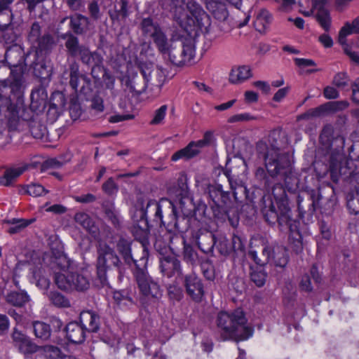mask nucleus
<instances>
[{
	"mask_svg": "<svg viewBox=\"0 0 359 359\" xmlns=\"http://www.w3.org/2000/svg\"><path fill=\"white\" fill-rule=\"evenodd\" d=\"M280 131L272 130L264 140L257 144L258 154L264 159L268 174L273 178L283 180L285 186L292 182V168L288 154L278 147Z\"/></svg>",
	"mask_w": 359,
	"mask_h": 359,
	"instance_id": "nucleus-1",
	"label": "nucleus"
},
{
	"mask_svg": "<svg viewBox=\"0 0 359 359\" xmlns=\"http://www.w3.org/2000/svg\"><path fill=\"white\" fill-rule=\"evenodd\" d=\"M216 324L222 341H245L251 337L254 332L241 309L219 312Z\"/></svg>",
	"mask_w": 359,
	"mask_h": 359,
	"instance_id": "nucleus-2",
	"label": "nucleus"
},
{
	"mask_svg": "<svg viewBox=\"0 0 359 359\" xmlns=\"http://www.w3.org/2000/svg\"><path fill=\"white\" fill-rule=\"evenodd\" d=\"M170 9L174 17L187 32L208 33L211 25L209 15L202 6L194 1L187 4L188 14L184 13V0H170Z\"/></svg>",
	"mask_w": 359,
	"mask_h": 359,
	"instance_id": "nucleus-3",
	"label": "nucleus"
},
{
	"mask_svg": "<svg viewBox=\"0 0 359 359\" xmlns=\"http://www.w3.org/2000/svg\"><path fill=\"white\" fill-rule=\"evenodd\" d=\"M120 259L114 249L106 243H100L97 247V273L102 282L107 280V272L112 267H119Z\"/></svg>",
	"mask_w": 359,
	"mask_h": 359,
	"instance_id": "nucleus-4",
	"label": "nucleus"
},
{
	"mask_svg": "<svg viewBox=\"0 0 359 359\" xmlns=\"http://www.w3.org/2000/svg\"><path fill=\"white\" fill-rule=\"evenodd\" d=\"M18 57V62L21 59V50L17 46L8 48L5 53V60L13 68L11 69V75L8 78L10 88L13 94H17L19 97L23 88L24 79H23V67L13 62V57Z\"/></svg>",
	"mask_w": 359,
	"mask_h": 359,
	"instance_id": "nucleus-5",
	"label": "nucleus"
},
{
	"mask_svg": "<svg viewBox=\"0 0 359 359\" xmlns=\"http://www.w3.org/2000/svg\"><path fill=\"white\" fill-rule=\"evenodd\" d=\"M57 286L62 290L84 291L89 288L88 278L74 269L67 273H57L55 276Z\"/></svg>",
	"mask_w": 359,
	"mask_h": 359,
	"instance_id": "nucleus-6",
	"label": "nucleus"
},
{
	"mask_svg": "<svg viewBox=\"0 0 359 359\" xmlns=\"http://www.w3.org/2000/svg\"><path fill=\"white\" fill-rule=\"evenodd\" d=\"M264 258L257 257V252L255 250H250L248 256L257 264L262 266L269 262H273L276 266L284 267L288 261L287 250L282 245H275L273 247L266 246L263 248Z\"/></svg>",
	"mask_w": 359,
	"mask_h": 359,
	"instance_id": "nucleus-7",
	"label": "nucleus"
},
{
	"mask_svg": "<svg viewBox=\"0 0 359 359\" xmlns=\"http://www.w3.org/2000/svg\"><path fill=\"white\" fill-rule=\"evenodd\" d=\"M134 276L140 293L147 298L159 299L162 291L157 282L148 273L141 269H136Z\"/></svg>",
	"mask_w": 359,
	"mask_h": 359,
	"instance_id": "nucleus-8",
	"label": "nucleus"
},
{
	"mask_svg": "<svg viewBox=\"0 0 359 359\" xmlns=\"http://www.w3.org/2000/svg\"><path fill=\"white\" fill-rule=\"evenodd\" d=\"M208 194L214 204V206L212 207L214 212L218 211V213H215V215L218 216L219 214H227L228 208L231 203L229 193L224 191L222 185L213 184L209 186Z\"/></svg>",
	"mask_w": 359,
	"mask_h": 359,
	"instance_id": "nucleus-9",
	"label": "nucleus"
},
{
	"mask_svg": "<svg viewBox=\"0 0 359 359\" xmlns=\"http://www.w3.org/2000/svg\"><path fill=\"white\" fill-rule=\"evenodd\" d=\"M195 55V50L191 45L183 46H172L163 56L172 64L177 66H184L191 62Z\"/></svg>",
	"mask_w": 359,
	"mask_h": 359,
	"instance_id": "nucleus-10",
	"label": "nucleus"
},
{
	"mask_svg": "<svg viewBox=\"0 0 359 359\" xmlns=\"http://www.w3.org/2000/svg\"><path fill=\"white\" fill-rule=\"evenodd\" d=\"M141 73L145 81V86L161 87L165 81V72L161 67L154 69L151 64H142Z\"/></svg>",
	"mask_w": 359,
	"mask_h": 359,
	"instance_id": "nucleus-11",
	"label": "nucleus"
},
{
	"mask_svg": "<svg viewBox=\"0 0 359 359\" xmlns=\"http://www.w3.org/2000/svg\"><path fill=\"white\" fill-rule=\"evenodd\" d=\"M359 32V16L356 18L352 24H346L340 30L339 34V42L344 46L345 53L355 63L359 65V54L353 51L348 44H346V37L352 33Z\"/></svg>",
	"mask_w": 359,
	"mask_h": 359,
	"instance_id": "nucleus-12",
	"label": "nucleus"
},
{
	"mask_svg": "<svg viewBox=\"0 0 359 359\" xmlns=\"http://www.w3.org/2000/svg\"><path fill=\"white\" fill-rule=\"evenodd\" d=\"M144 205V199L140 198L137 200L134 208V212L133 214V218L135 222L146 219L149 209L151 208H153V211L155 212V216L160 220L162 219V211L159 203H158L156 201L149 200L147 201L145 208Z\"/></svg>",
	"mask_w": 359,
	"mask_h": 359,
	"instance_id": "nucleus-13",
	"label": "nucleus"
},
{
	"mask_svg": "<svg viewBox=\"0 0 359 359\" xmlns=\"http://www.w3.org/2000/svg\"><path fill=\"white\" fill-rule=\"evenodd\" d=\"M55 248L51 246L53 267L57 266L63 272L69 273L74 269V265L71 260L63 252V247L59 241L55 243Z\"/></svg>",
	"mask_w": 359,
	"mask_h": 359,
	"instance_id": "nucleus-14",
	"label": "nucleus"
},
{
	"mask_svg": "<svg viewBox=\"0 0 359 359\" xmlns=\"http://www.w3.org/2000/svg\"><path fill=\"white\" fill-rule=\"evenodd\" d=\"M269 211L271 212V217L276 218L280 226H287L291 232L294 231L292 224L291 210L283 201L278 203V211L276 210L273 204L270 205Z\"/></svg>",
	"mask_w": 359,
	"mask_h": 359,
	"instance_id": "nucleus-15",
	"label": "nucleus"
},
{
	"mask_svg": "<svg viewBox=\"0 0 359 359\" xmlns=\"http://www.w3.org/2000/svg\"><path fill=\"white\" fill-rule=\"evenodd\" d=\"M184 285L187 294L195 301L199 302L204 294L201 280L195 274L185 276Z\"/></svg>",
	"mask_w": 359,
	"mask_h": 359,
	"instance_id": "nucleus-16",
	"label": "nucleus"
},
{
	"mask_svg": "<svg viewBox=\"0 0 359 359\" xmlns=\"http://www.w3.org/2000/svg\"><path fill=\"white\" fill-rule=\"evenodd\" d=\"M69 83L76 92L86 94L90 90L91 81L90 79L83 74H80L77 68H71Z\"/></svg>",
	"mask_w": 359,
	"mask_h": 359,
	"instance_id": "nucleus-17",
	"label": "nucleus"
},
{
	"mask_svg": "<svg viewBox=\"0 0 359 359\" xmlns=\"http://www.w3.org/2000/svg\"><path fill=\"white\" fill-rule=\"evenodd\" d=\"M80 323L84 330L89 332H96L100 328V317L91 311H84L81 313Z\"/></svg>",
	"mask_w": 359,
	"mask_h": 359,
	"instance_id": "nucleus-18",
	"label": "nucleus"
},
{
	"mask_svg": "<svg viewBox=\"0 0 359 359\" xmlns=\"http://www.w3.org/2000/svg\"><path fill=\"white\" fill-rule=\"evenodd\" d=\"M14 0H0V33L8 29L10 27L13 13L11 6Z\"/></svg>",
	"mask_w": 359,
	"mask_h": 359,
	"instance_id": "nucleus-19",
	"label": "nucleus"
},
{
	"mask_svg": "<svg viewBox=\"0 0 359 359\" xmlns=\"http://www.w3.org/2000/svg\"><path fill=\"white\" fill-rule=\"evenodd\" d=\"M28 168V165L24 164L18 167L7 168L4 175L0 176V186H11L17 178Z\"/></svg>",
	"mask_w": 359,
	"mask_h": 359,
	"instance_id": "nucleus-20",
	"label": "nucleus"
},
{
	"mask_svg": "<svg viewBox=\"0 0 359 359\" xmlns=\"http://www.w3.org/2000/svg\"><path fill=\"white\" fill-rule=\"evenodd\" d=\"M161 270L164 276L171 277L180 272V261L175 256H165L161 259Z\"/></svg>",
	"mask_w": 359,
	"mask_h": 359,
	"instance_id": "nucleus-21",
	"label": "nucleus"
},
{
	"mask_svg": "<svg viewBox=\"0 0 359 359\" xmlns=\"http://www.w3.org/2000/svg\"><path fill=\"white\" fill-rule=\"evenodd\" d=\"M67 339L72 343L79 344L84 341L86 331L81 324L76 322L69 323L65 328Z\"/></svg>",
	"mask_w": 359,
	"mask_h": 359,
	"instance_id": "nucleus-22",
	"label": "nucleus"
},
{
	"mask_svg": "<svg viewBox=\"0 0 359 359\" xmlns=\"http://www.w3.org/2000/svg\"><path fill=\"white\" fill-rule=\"evenodd\" d=\"M207 9L213 15L215 19L224 21L229 15L226 6L219 0H206Z\"/></svg>",
	"mask_w": 359,
	"mask_h": 359,
	"instance_id": "nucleus-23",
	"label": "nucleus"
},
{
	"mask_svg": "<svg viewBox=\"0 0 359 359\" xmlns=\"http://www.w3.org/2000/svg\"><path fill=\"white\" fill-rule=\"evenodd\" d=\"M252 76L251 68L248 66H240L233 68L229 74V81L232 84H239Z\"/></svg>",
	"mask_w": 359,
	"mask_h": 359,
	"instance_id": "nucleus-24",
	"label": "nucleus"
},
{
	"mask_svg": "<svg viewBox=\"0 0 359 359\" xmlns=\"http://www.w3.org/2000/svg\"><path fill=\"white\" fill-rule=\"evenodd\" d=\"M79 55L82 62L86 65L99 67L102 63V57L96 52H90L88 48L81 47L79 48Z\"/></svg>",
	"mask_w": 359,
	"mask_h": 359,
	"instance_id": "nucleus-25",
	"label": "nucleus"
},
{
	"mask_svg": "<svg viewBox=\"0 0 359 359\" xmlns=\"http://www.w3.org/2000/svg\"><path fill=\"white\" fill-rule=\"evenodd\" d=\"M271 20V16L266 9H260L256 14L254 26L259 32H264Z\"/></svg>",
	"mask_w": 359,
	"mask_h": 359,
	"instance_id": "nucleus-26",
	"label": "nucleus"
},
{
	"mask_svg": "<svg viewBox=\"0 0 359 359\" xmlns=\"http://www.w3.org/2000/svg\"><path fill=\"white\" fill-rule=\"evenodd\" d=\"M140 28L144 36L151 38L161 30L158 24L154 22L151 18H143L140 22Z\"/></svg>",
	"mask_w": 359,
	"mask_h": 359,
	"instance_id": "nucleus-27",
	"label": "nucleus"
},
{
	"mask_svg": "<svg viewBox=\"0 0 359 359\" xmlns=\"http://www.w3.org/2000/svg\"><path fill=\"white\" fill-rule=\"evenodd\" d=\"M215 238L211 232L201 234L197 239L198 246L203 252L210 253L215 246Z\"/></svg>",
	"mask_w": 359,
	"mask_h": 359,
	"instance_id": "nucleus-28",
	"label": "nucleus"
},
{
	"mask_svg": "<svg viewBox=\"0 0 359 359\" xmlns=\"http://www.w3.org/2000/svg\"><path fill=\"white\" fill-rule=\"evenodd\" d=\"M0 113L8 118H13L17 115V105L12 102L11 97H0Z\"/></svg>",
	"mask_w": 359,
	"mask_h": 359,
	"instance_id": "nucleus-29",
	"label": "nucleus"
},
{
	"mask_svg": "<svg viewBox=\"0 0 359 359\" xmlns=\"http://www.w3.org/2000/svg\"><path fill=\"white\" fill-rule=\"evenodd\" d=\"M6 300L13 306L22 307L30 300V298L24 291H13L7 294Z\"/></svg>",
	"mask_w": 359,
	"mask_h": 359,
	"instance_id": "nucleus-30",
	"label": "nucleus"
},
{
	"mask_svg": "<svg viewBox=\"0 0 359 359\" xmlns=\"http://www.w3.org/2000/svg\"><path fill=\"white\" fill-rule=\"evenodd\" d=\"M194 142H190L186 147L175 152L172 156V161H176L180 158H191L199 154V149L195 148Z\"/></svg>",
	"mask_w": 359,
	"mask_h": 359,
	"instance_id": "nucleus-31",
	"label": "nucleus"
},
{
	"mask_svg": "<svg viewBox=\"0 0 359 359\" xmlns=\"http://www.w3.org/2000/svg\"><path fill=\"white\" fill-rule=\"evenodd\" d=\"M88 25V19L83 15L75 14L70 18V26L76 34H81Z\"/></svg>",
	"mask_w": 359,
	"mask_h": 359,
	"instance_id": "nucleus-32",
	"label": "nucleus"
},
{
	"mask_svg": "<svg viewBox=\"0 0 359 359\" xmlns=\"http://www.w3.org/2000/svg\"><path fill=\"white\" fill-rule=\"evenodd\" d=\"M34 334L37 338L42 340H47L50 338L51 330L50 325L41 321H36L33 323Z\"/></svg>",
	"mask_w": 359,
	"mask_h": 359,
	"instance_id": "nucleus-33",
	"label": "nucleus"
},
{
	"mask_svg": "<svg viewBox=\"0 0 359 359\" xmlns=\"http://www.w3.org/2000/svg\"><path fill=\"white\" fill-rule=\"evenodd\" d=\"M158 50L163 55L173 46L170 44L166 36L161 30L156 35L152 37Z\"/></svg>",
	"mask_w": 359,
	"mask_h": 359,
	"instance_id": "nucleus-34",
	"label": "nucleus"
},
{
	"mask_svg": "<svg viewBox=\"0 0 359 359\" xmlns=\"http://www.w3.org/2000/svg\"><path fill=\"white\" fill-rule=\"evenodd\" d=\"M117 250L122 255L125 262L127 264H130L133 261V257L130 242L123 238L120 239L117 243Z\"/></svg>",
	"mask_w": 359,
	"mask_h": 359,
	"instance_id": "nucleus-35",
	"label": "nucleus"
},
{
	"mask_svg": "<svg viewBox=\"0 0 359 359\" xmlns=\"http://www.w3.org/2000/svg\"><path fill=\"white\" fill-rule=\"evenodd\" d=\"M114 299L116 304L122 308L133 306L134 302L126 291H116L114 293Z\"/></svg>",
	"mask_w": 359,
	"mask_h": 359,
	"instance_id": "nucleus-36",
	"label": "nucleus"
},
{
	"mask_svg": "<svg viewBox=\"0 0 359 359\" xmlns=\"http://www.w3.org/2000/svg\"><path fill=\"white\" fill-rule=\"evenodd\" d=\"M40 351L47 359H63L65 357L60 348L51 345L41 346Z\"/></svg>",
	"mask_w": 359,
	"mask_h": 359,
	"instance_id": "nucleus-37",
	"label": "nucleus"
},
{
	"mask_svg": "<svg viewBox=\"0 0 359 359\" xmlns=\"http://www.w3.org/2000/svg\"><path fill=\"white\" fill-rule=\"evenodd\" d=\"M128 15V2L126 1L121 2V7L118 10L110 12V17L114 22L115 21L120 22L126 20Z\"/></svg>",
	"mask_w": 359,
	"mask_h": 359,
	"instance_id": "nucleus-38",
	"label": "nucleus"
},
{
	"mask_svg": "<svg viewBox=\"0 0 359 359\" xmlns=\"http://www.w3.org/2000/svg\"><path fill=\"white\" fill-rule=\"evenodd\" d=\"M217 249L222 255H228L232 251V248L230 246L227 238L222 235L219 236L215 238V244Z\"/></svg>",
	"mask_w": 359,
	"mask_h": 359,
	"instance_id": "nucleus-39",
	"label": "nucleus"
},
{
	"mask_svg": "<svg viewBox=\"0 0 359 359\" xmlns=\"http://www.w3.org/2000/svg\"><path fill=\"white\" fill-rule=\"evenodd\" d=\"M24 194H27L34 197H38L47 193L45 188L37 184H32L25 185L22 187L21 190Z\"/></svg>",
	"mask_w": 359,
	"mask_h": 359,
	"instance_id": "nucleus-40",
	"label": "nucleus"
},
{
	"mask_svg": "<svg viewBox=\"0 0 359 359\" xmlns=\"http://www.w3.org/2000/svg\"><path fill=\"white\" fill-rule=\"evenodd\" d=\"M75 221L88 231H93L94 224L88 215L78 212L74 217Z\"/></svg>",
	"mask_w": 359,
	"mask_h": 359,
	"instance_id": "nucleus-41",
	"label": "nucleus"
},
{
	"mask_svg": "<svg viewBox=\"0 0 359 359\" xmlns=\"http://www.w3.org/2000/svg\"><path fill=\"white\" fill-rule=\"evenodd\" d=\"M266 277V273L261 268L253 269L250 273L251 280L257 287H262L265 284Z\"/></svg>",
	"mask_w": 359,
	"mask_h": 359,
	"instance_id": "nucleus-42",
	"label": "nucleus"
},
{
	"mask_svg": "<svg viewBox=\"0 0 359 359\" xmlns=\"http://www.w3.org/2000/svg\"><path fill=\"white\" fill-rule=\"evenodd\" d=\"M168 110L167 105H162L154 111L153 118L150 121V125L156 126L163 123Z\"/></svg>",
	"mask_w": 359,
	"mask_h": 359,
	"instance_id": "nucleus-43",
	"label": "nucleus"
},
{
	"mask_svg": "<svg viewBox=\"0 0 359 359\" xmlns=\"http://www.w3.org/2000/svg\"><path fill=\"white\" fill-rule=\"evenodd\" d=\"M19 350L25 353L29 354L40 351L41 346L34 344L29 337H27L20 346H18Z\"/></svg>",
	"mask_w": 359,
	"mask_h": 359,
	"instance_id": "nucleus-44",
	"label": "nucleus"
},
{
	"mask_svg": "<svg viewBox=\"0 0 359 359\" xmlns=\"http://www.w3.org/2000/svg\"><path fill=\"white\" fill-rule=\"evenodd\" d=\"M41 37V27L38 22L32 24L28 34L29 41L36 47V43Z\"/></svg>",
	"mask_w": 359,
	"mask_h": 359,
	"instance_id": "nucleus-45",
	"label": "nucleus"
},
{
	"mask_svg": "<svg viewBox=\"0 0 359 359\" xmlns=\"http://www.w3.org/2000/svg\"><path fill=\"white\" fill-rule=\"evenodd\" d=\"M50 299L53 304L59 307L69 306V302L62 294L58 292H51L50 294Z\"/></svg>",
	"mask_w": 359,
	"mask_h": 359,
	"instance_id": "nucleus-46",
	"label": "nucleus"
},
{
	"mask_svg": "<svg viewBox=\"0 0 359 359\" xmlns=\"http://www.w3.org/2000/svg\"><path fill=\"white\" fill-rule=\"evenodd\" d=\"M65 46L72 55H78L79 48L82 47L79 46L78 39L73 35H70L67 38Z\"/></svg>",
	"mask_w": 359,
	"mask_h": 359,
	"instance_id": "nucleus-47",
	"label": "nucleus"
},
{
	"mask_svg": "<svg viewBox=\"0 0 359 359\" xmlns=\"http://www.w3.org/2000/svg\"><path fill=\"white\" fill-rule=\"evenodd\" d=\"M53 44V38L50 34H45L40 37L39 40L36 41V46L41 50H45L50 49Z\"/></svg>",
	"mask_w": 359,
	"mask_h": 359,
	"instance_id": "nucleus-48",
	"label": "nucleus"
},
{
	"mask_svg": "<svg viewBox=\"0 0 359 359\" xmlns=\"http://www.w3.org/2000/svg\"><path fill=\"white\" fill-rule=\"evenodd\" d=\"M349 83V78L346 73L339 72L333 79V84L339 88H344Z\"/></svg>",
	"mask_w": 359,
	"mask_h": 359,
	"instance_id": "nucleus-49",
	"label": "nucleus"
},
{
	"mask_svg": "<svg viewBox=\"0 0 359 359\" xmlns=\"http://www.w3.org/2000/svg\"><path fill=\"white\" fill-rule=\"evenodd\" d=\"M317 20L322 27L327 31L330 26V18L327 10H320L317 13Z\"/></svg>",
	"mask_w": 359,
	"mask_h": 359,
	"instance_id": "nucleus-50",
	"label": "nucleus"
},
{
	"mask_svg": "<svg viewBox=\"0 0 359 359\" xmlns=\"http://www.w3.org/2000/svg\"><path fill=\"white\" fill-rule=\"evenodd\" d=\"M168 294L169 298L174 301H180L183 297L181 287L174 284L168 287Z\"/></svg>",
	"mask_w": 359,
	"mask_h": 359,
	"instance_id": "nucleus-51",
	"label": "nucleus"
},
{
	"mask_svg": "<svg viewBox=\"0 0 359 359\" xmlns=\"http://www.w3.org/2000/svg\"><path fill=\"white\" fill-rule=\"evenodd\" d=\"M256 117L249 113L235 114L229 118V123L243 122L255 120Z\"/></svg>",
	"mask_w": 359,
	"mask_h": 359,
	"instance_id": "nucleus-52",
	"label": "nucleus"
},
{
	"mask_svg": "<svg viewBox=\"0 0 359 359\" xmlns=\"http://www.w3.org/2000/svg\"><path fill=\"white\" fill-rule=\"evenodd\" d=\"M107 217L111 222L115 226H118L120 224V216L118 212L113 208L110 207L105 210Z\"/></svg>",
	"mask_w": 359,
	"mask_h": 359,
	"instance_id": "nucleus-53",
	"label": "nucleus"
},
{
	"mask_svg": "<svg viewBox=\"0 0 359 359\" xmlns=\"http://www.w3.org/2000/svg\"><path fill=\"white\" fill-rule=\"evenodd\" d=\"M309 111L311 118L318 117L330 112L327 103L316 108L310 109Z\"/></svg>",
	"mask_w": 359,
	"mask_h": 359,
	"instance_id": "nucleus-54",
	"label": "nucleus"
},
{
	"mask_svg": "<svg viewBox=\"0 0 359 359\" xmlns=\"http://www.w3.org/2000/svg\"><path fill=\"white\" fill-rule=\"evenodd\" d=\"M227 177L232 189H236L237 187L243 186V182L239 178V175L233 172L231 170L228 172Z\"/></svg>",
	"mask_w": 359,
	"mask_h": 359,
	"instance_id": "nucleus-55",
	"label": "nucleus"
},
{
	"mask_svg": "<svg viewBox=\"0 0 359 359\" xmlns=\"http://www.w3.org/2000/svg\"><path fill=\"white\" fill-rule=\"evenodd\" d=\"M330 112L343 110L349 105L347 101L330 102L327 103Z\"/></svg>",
	"mask_w": 359,
	"mask_h": 359,
	"instance_id": "nucleus-56",
	"label": "nucleus"
},
{
	"mask_svg": "<svg viewBox=\"0 0 359 359\" xmlns=\"http://www.w3.org/2000/svg\"><path fill=\"white\" fill-rule=\"evenodd\" d=\"M184 257L189 262H194L197 258V254L193 248L189 245L184 246Z\"/></svg>",
	"mask_w": 359,
	"mask_h": 359,
	"instance_id": "nucleus-57",
	"label": "nucleus"
},
{
	"mask_svg": "<svg viewBox=\"0 0 359 359\" xmlns=\"http://www.w3.org/2000/svg\"><path fill=\"white\" fill-rule=\"evenodd\" d=\"M88 11L90 16L94 20H98L101 17L100 7L96 1H92L88 5Z\"/></svg>",
	"mask_w": 359,
	"mask_h": 359,
	"instance_id": "nucleus-58",
	"label": "nucleus"
},
{
	"mask_svg": "<svg viewBox=\"0 0 359 359\" xmlns=\"http://www.w3.org/2000/svg\"><path fill=\"white\" fill-rule=\"evenodd\" d=\"M27 338L23 333L18 331L16 328L14 329L13 332L12 334V339L15 345L18 347L22 344L26 339Z\"/></svg>",
	"mask_w": 359,
	"mask_h": 359,
	"instance_id": "nucleus-59",
	"label": "nucleus"
},
{
	"mask_svg": "<svg viewBox=\"0 0 359 359\" xmlns=\"http://www.w3.org/2000/svg\"><path fill=\"white\" fill-rule=\"evenodd\" d=\"M102 189L105 193L108 194H112L114 193L116 189V187L114 180L111 177L109 178L107 181L103 184Z\"/></svg>",
	"mask_w": 359,
	"mask_h": 359,
	"instance_id": "nucleus-60",
	"label": "nucleus"
},
{
	"mask_svg": "<svg viewBox=\"0 0 359 359\" xmlns=\"http://www.w3.org/2000/svg\"><path fill=\"white\" fill-rule=\"evenodd\" d=\"M294 63L299 67H313L316 66V62L311 59L298 58L294 59Z\"/></svg>",
	"mask_w": 359,
	"mask_h": 359,
	"instance_id": "nucleus-61",
	"label": "nucleus"
},
{
	"mask_svg": "<svg viewBox=\"0 0 359 359\" xmlns=\"http://www.w3.org/2000/svg\"><path fill=\"white\" fill-rule=\"evenodd\" d=\"M301 288L306 292H311L313 289L310 276L308 274H306L302 276L301 282H300Z\"/></svg>",
	"mask_w": 359,
	"mask_h": 359,
	"instance_id": "nucleus-62",
	"label": "nucleus"
},
{
	"mask_svg": "<svg viewBox=\"0 0 359 359\" xmlns=\"http://www.w3.org/2000/svg\"><path fill=\"white\" fill-rule=\"evenodd\" d=\"M323 93L327 99H336L339 95V92L332 86L325 88Z\"/></svg>",
	"mask_w": 359,
	"mask_h": 359,
	"instance_id": "nucleus-63",
	"label": "nucleus"
},
{
	"mask_svg": "<svg viewBox=\"0 0 359 359\" xmlns=\"http://www.w3.org/2000/svg\"><path fill=\"white\" fill-rule=\"evenodd\" d=\"M230 246L232 248V251H236L242 250L243 248V244L240 237L233 236L232 237Z\"/></svg>",
	"mask_w": 359,
	"mask_h": 359,
	"instance_id": "nucleus-64",
	"label": "nucleus"
}]
</instances>
